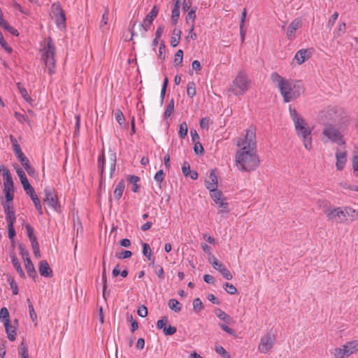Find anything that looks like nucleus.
Returning <instances> with one entry per match:
<instances>
[{
	"mask_svg": "<svg viewBox=\"0 0 358 358\" xmlns=\"http://www.w3.org/2000/svg\"><path fill=\"white\" fill-rule=\"evenodd\" d=\"M271 79L279 89L286 103L295 100L305 92L304 86L301 81L285 79L275 72L271 74Z\"/></svg>",
	"mask_w": 358,
	"mask_h": 358,
	"instance_id": "1",
	"label": "nucleus"
},
{
	"mask_svg": "<svg viewBox=\"0 0 358 358\" xmlns=\"http://www.w3.org/2000/svg\"><path fill=\"white\" fill-rule=\"evenodd\" d=\"M328 220L343 224L352 222L358 219V210L350 207H336L325 211Z\"/></svg>",
	"mask_w": 358,
	"mask_h": 358,
	"instance_id": "2",
	"label": "nucleus"
},
{
	"mask_svg": "<svg viewBox=\"0 0 358 358\" xmlns=\"http://www.w3.org/2000/svg\"><path fill=\"white\" fill-rule=\"evenodd\" d=\"M56 48L51 38H45L41 45V61L51 75L55 73Z\"/></svg>",
	"mask_w": 358,
	"mask_h": 358,
	"instance_id": "3",
	"label": "nucleus"
},
{
	"mask_svg": "<svg viewBox=\"0 0 358 358\" xmlns=\"http://www.w3.org/2000/svg\"><path fill=\"white\" fill-rule=\"evenodd\" d=\"M235 159L238 169L246 172L255 170L260 163L257 152L237 151Z\"/></svg>",
	"mask_w": 358,
	"mask_h": 358,
	"instance_id": "4",
	"label": "nucleus"
},
{
	"mask_svg": "<svg viewBox=\"0 0 358 358\" xmlns=\"http://www.w3.org/2000/svg\"><path fill=\"white\" fill-rule=\"evenodd\" d=\"M345 117L343 109L336 107H329L318 114V122L323 125L342 124Z\"/></svg>",
	"mask_w": 358,
	"mask_h": 358,
	"instance_id": "5",
	"label": "nucleus"
},
{
	"mask_svg": "<svg viewBox=\"0 0 358 358\" xmlns=\"http://www.w3.org/2000/svg\"><path fill=\"white\" fill-rule=\"evenodd\" d=\"M341 127V124L323 125L322 131L323 143L331 142L339 145H345V140Z\"/></svg>",
	"mask_w": 358,
	"mask_h": 358,
	"instance_id": "6",
	"label": "nucleus"
},
{
	"mask_svg": "<svg viewBox=\"0 0 358 358\" xmlns=\"http://www.w3.org/2000/svg\"><path fill=\"white\" fill-rule=\"evenodd\" d=\"M249 84L250 82L246 73L243 71H240L233 80L229 91L236 96L242 95L248 91Z\"/></svg>",
	"mask_w": 358,
	"mask_h": 358,
	"instance_id": "7",
	"label": "nucleus"
},
{
	"mask_svg": "<svg viewBox=\"0 0 358 358\" xmlns=\"http://www.w3.org/2000/svg\"><path fill=\"white\" fill-rule=\"evenodd\" d=\"M256 136L253 129H249L246 131L245 137L240 138L236 143L239 148L238 151L257 152L256 150Z\"/></svg>",
	"mask_w": 358,
	"mask_h": 358,
	"instance_id": "8",
	"label": "nucleus"
},
{
	"mask_svg": "<svg viewBox=\"0 0 358 358\" xmlns=\"http://www.w3.org/2000/svg\"><path fill=\"white\" fill-rule=\"evenodd\" d=\"M358 352V341L352 340L346 342L339 348L334 349L333 355L335 358H347Z\"/></svg>",
	"mask_w": 358,
	"mask_h": 358,
	"instance_id": "9",
	"label": "nucleus"
},
{
	"mask_svg": "<svg viewBox=\"0 0 358 358\" xmlns=\"http://www.w3.org/2000/svg\"><path fill=\"white\" fill-rule=\"evenodd\" d=\"M275 343V336L271 333H266L261 338L257 349L260 353L267 354L274 347Z\"/></svg>",
	"mask_w": 358,
	"mask_h": 358,
	"instance_id": "10",
	"label": "nucleus"
},
{
	"mask_svg": "<svg viewBox=\"0 0 358 358\" xmlns=\"http://www.w3.org/2000/svg\"><path fill=\"white\" fill-rule=\"evenodd\" d=\"M291 118L294 122L296 134L310 129L306 120L297 113L295 108H289Z\"/></svg>",
	"mask_w": 358,
	"mask_h": 358,
	"instance_id": "11",
	"label": "nucleus"
},
{
	"mask_svg": "<svg viewBox=\"0 0 358 358\" xmlns=\"http://www.w3.org/2000/svg\"><path fill=\"white\" fill-rule=\"evenodd\" d=\"M115 164H116V155L114 153H111L108 158L107 162H106L103 155H102L99 158V165L101 168V178L103 177V173L106 167L109 169L110 173L109 176L110 178L112 177L113 172L115 169ZM102 180L101 181V182ZM100 187H101V183L100 184Z\"/></svg>",
	"mask_w": 358,
	"mask_h": 358,
	"instance_id": "12",
	"label": "nucleus"
},
{
	"mask_svg": "<svg viewBox=\"0 0 358 358\" xmlns=\"http://www.w3.org/2000/svg\"><path fill=\"white\" fill-rule=\"evenodd\" d=\"M50 16L55 18L57 25L59 27H65V13L59 3H54L52 5Z\"/></svg>",
	"mask_w": 358,
	"mask_h": 358,
	"instance_id": "13",
	"label": "nucleus"
},
{
	"mask_svg": "<svg viewBox=\"0 0 358 358\" xmlns=\"http://www.w3.org/2000/svg\"><path fill=\"white\" fill-rule=\"evenodd\" d=\"M210 192L212 199L217 205L218 208L224 209L227 207L228 203L226 202V198L220 190L215 189L210 191Z\"/></svg>",
	"mask_w": 358,
	"mask_h": 358,
	"instance_id": "14",
	"label": "nucleus"
},
{
	"mask_svg": "<svg viewBox=\"0 0 358 358\" xmlns=\"http://www.w3.org/2000/svg\"><path fill=\"white\" fill-rule=\"evenodd\" d=\"M158 12V8L155 6L151 11L145 16L143 23L140 25L141 28L143 30V33L148 30V28L152 24V21L157 17Z\"/></svg>",
	"mask_w": 358,
	"mask_h": 358,
	"instance_id": "15",
	"label": "nucleus"
},
{
	"mask_svg": "<svg viewBox=\"0 0 358 358\" xmlns=\"http://www.w3.org/2000/svg\"><path fill=\"white\" fill-rule=\"evenodd\" d=\"M311 133V129H308V131L296 134L298 137L302 141L304 148L308 151H310L313 148V138Z\"/></svg>",
	"mask_w": 358,
	"mask_h": 358,
	"instance_id": "16",
	"label": "nucleus"
},
{
	"mask_svg": "<svg viewBox=\"0 0 358 358\" xmlns=\"http://www.w3.org/2000/svg\"><path fill=\"white\" fill-rule=\"evenodd\" d=\"M336 167L338 171L343 169L347 162V152L345 150H336Z\"/></svg>",
	"mask_w": 358,
	"mask_h": 358,
	"instance_id": "17",
	"label": "nucleus"
},
{
	"mask_svg": "<svg viewBox=\"0 0 358 358\" xmlns=\"http://www.w3.org/2000/svg\"><path fill=\"white\" fill-rule=\"evenodd\" d=\"M302 22L299 19L294 20L289 25L286 36L288 39L292 40L294 38L295 32L301 27Z\"/></svg>",
	"mask_w": 358,
	"mask_h": 358,
	"instance_id": "18",
	"label": "nucleus"
},
{
	"mask_svg": "<svg viewBox=\"0 0 358 358\" xmlns=\"http://www.w3.org/2000/svg\"><path fill=\"white\" fill-rule=\"evenodd\" d=\"M206 187L209 191L217 189V178L213 170H210V174L208 176L205 180Z\"/></svg>",
	"mask_w": 358,
	"mask_h": 358,
	"instance_id": "19",
	"label": "nucleus"
},
{
	"mask_svg": "<svg viewBox=\"0 0 358 358\" xmlns=\"http://www.w3.org/2000/svg\"><path fill=\"white\" fill-rule=\"evenodd\" d=\"M45 198L44 199V202L47 203L51 208L57 210L59 207L57 196L50 190L45 189Z\"/></svg>",
	"mask_w": 358,
	"mask_h": 358,
	"instance_id": "20",
	"label": "nucleus"
},
{
	"mask_svg": "<svg viewBox=\"0 0 358 358\" xmlns=\"http://www.w3.org/2000/svg\"><path fill=\"white\" fill-rule=\"evenodd\" d=\"M38 272L43 277L51 278L52 276V271L46 260L40 262Z\"/></svg>",
	"mask_w": 358,
	"mask_h": 358,
	"instance_id": "21",
	"label": "nucleus"
},
{
	"mask_svg": "<svg viewBox=\"0 0 358 358\" xmlns=\"http://www.w3.org/2000/svg\"><path fill=\"white\" fill-rule=\"evenodd\" d=\"M3 326L5 327L6 332L7 336H8V338L10 341H15V337H16V329H17L16 326L15 325H13L10 323V320H6V322L3 323Z\"/></svg>",
	"mask_w": 358,
	"mask_h": 358,
	"instance_id": "22",
	"label": "nucleus"
},
{
	"mask_svg": "<svg viewBox=\"0 0 358 358\" xmlns=\"http://www.w3.org/2000/svg\"><path fill=\"white\" fill-rule=\"evenodd\" d=\"M16 172L18 176V177L20 179L21 183L23 185L24 191L26 190H30V189L32 187L31 185L29 184L28 179L24 173V172L22 170V169L17 167L16 168Z\"/></svg>",
	"mask_w": 358,
	"mask_h": 358,
	"instance_id": "23",
	"label": "nucleus"
},
{
	"mask_svg": "<svg viewBox=\"0 0 358 358\" xmlns=\"http://www.w3.org/2000/svg\"><path fill=\"white\" fill-rule=\"evenodd\" d=\"M310 56V55L307 50L301 49L296 53L294 59L297 61L299 64H301L305 62V61L308 59Z\"/></svg>",
	"mask_w": 358,
	"mask_h": 358,
	"instance_id": "24",
	"label": "nucleus"
},
{
	"mask_svg": "<svg viewBox=\"0 0 358 358\" xmlns=\"http://www.w3.org/2000/svg\"><path fill=\"white\" fill-rule=\"evenodd\" d=\"M124 188V181L122 180L118 182L113 192L114 197L116 200H119L121 198Z\"/></svg>",
	"mask_w": 358,
	"mask_h": 358,
	"instance_id": "25",
	"label": "nucleus"
},
{
	"mask_svg": "<svg viewBox=\"0 0 358 358\" xmlns=\"http://www.w3.org/2000/svg\"><path fill=\"white\" fill-rule=\"evenodd\" d=\"M24 266L29 275L34 278L36 275V273L30 258H27V259H24Z\"/></svg>",
	"mask_w": 358,
	"mask_h": 358,
	"instance_id": "26",
	"label": "nucleus"
},
{
	"mask_svg": "<svg viewBox=\"0 0 358 358\" xmlns=\"http://www.w3.org/2000/svg\"><path fill=\"white\" fill-rule=\"evenodd\" d=\"M180 1H176L175 3L174 7L172 10L171 15V22L173 24H176L178 22L179 15H180Z\"/></svg>",
	"mask_w": 358,
	"mask_h": 358,
	"instance_id": "27",
	"label": "nucleus"
},
{
	"mask_svg": "<svg viewBox=\"0 0 358 358\" xmlns=\"http://www.w3.org/2000/svg\"><path fill=\"white\" fill-rule=\"evenodd\" d=\"M10 257H11V261H12L13 265L14 268H15L16 271L19 273V275L21 278H24L25 274L20 264L18 259H17V257H15V255H10Z\"/></svg>",
	"mask_w": 358,
	"mask_h": 358,
	"instance_id": "28",
	"label": "nucleus"
},
{
	"mask_svg": "<svg viewBox=\"0 0 358 358\" xmlns=\"http://www.w3.org/2000/svg\"><path fill=\"white\" fill-rule=\"evenodd\" d=\"M181 31L180 29H174L173 31L172 36L171 38V45L173 47H176L180 40Z\"/></svg>",
	"mask_w": 358,
	"mask_h": 358,
	"instance_id": "29",
	"label": "nucleus"
},
{
	"mask_svg": "<svg viewBox=\"0 0 358 358\" xmlns=\"http://www.w3.org/2000/svg\"><path fill=\"white\" fill-rule=\"evenodd\" d=\"M0 26L3 27L5 29H6L8 31L11 33L12 34L15 36H18L19 33L17 30L14 29L13 27L10 26L4 20L3 17H0Z\"/></svg>",
	"mask_w": 358,
	"mask_h": 358,
	"instance_id": "30",
	"label": "nucleus"
},
{
	"mask_svg": "<svg viewBox=\"0 0 358 358\" xmlns=\"http://www.w3.org/2000/svg\"><path fill=\"white\" fill-rule=\"evenodd\" d=\"M17 89L21 94L22 96L24 99V100L27 102L31 103L32 101L31 98L29 96L27 91L26 89L22 86V85L20 83H18L17 84Z\"/></svg>",
	"mask_w": 358,
	"mask_h": 358,
	"instance_id": "31",
	"label": "nucleus"
},
{
	"mask_svg": "<svg viewBox=\"0 0 358 358\" xmlns=\"http://www.w3.org/2000/svg\"><path fill=\"white\" fill-rule=\"evenodd\" d=\"M102 281H103V296L105 297V292L107 287V278H106V269L105 256L103 257V272H102Z\"/></svg>",
	"mask_w": 358,
	"mask_h": 358,
	"instance_id": "32",
	"label": "nucleus"
},
{
	"mask_svg": "<svg viewBox=\"0 0 358 358\" xmlns=\"http://www.w3.org/2000/svg\"><path fill=\"white\" fill-rule=\"evenodd\" d=\"M168 305H169V307L170 308V309H171L172 310H174L175 312L178 313V312L180 311V310H181V307H182L181 304L176 299H170L169 301Z\"/></svg>",
	"mask_w": 358,
	"mask_h": 358,
	"instance_id": "33",
	"label": "nucleus"
},
{
	"mask_svg": "<svg viewBox=\"0 0 358 358\" xmlns=\"http://www.w3.org/2000/svg\"><path fill=\"white\" fill-rule=\"evenodd\" d=\"M215 314L217 317L227 323H229L231 320V317L221 309H216Z\"/></svg>",
	"mask_w": 358,
	"mask_h": 358,
	"instance_id": "34",
	"label": "nucleus"
},
{
	"mask_svg": "<svg viewBox=\"0 0 358 358\" xmlns=\"http://www.w3.org/2000/svg\"><path fill=\"white\" fill-rule=\"evenodd\" d=\"M3 177L4 179V187H13V182L10 171L3 173Z\"/></svg>",
	"mask_w": 358,
	"mask_h": 358,
	"instance_id": "35",
	"label": "nucleus"
},
{
	"mask_svg": "<svg viewBox=\"0 0 358 358\" xmlns=\"http://www.w3.org/2000/svg\"><path fill=\"white\" fill-rule=\"evenodd\" d=\"M129 180L133 185L132 191L137 192L139 189V185L137 184V182L139 181V178L136 176H130L129 177Z\"/></svg>",
	"mask_w": 358,
	"mask_h": 358,
	"instance_id": "36",
	"label": "nucleus"
},
{
	"mask_svg": "<svg viewBox=\"0 0 358 358\" xmlns=\"http://www.w3.org/2000/svg\"><path fill=\"white\" fill-rule=\"evenodd\" d=\"M13 187H4L5 198L6 201L10 202L13 199Z\"/></svg>",
	"mask_w": 358,
	"mask_h": 358,
	"instance_id": "37",
	"label": "nucleus"
},
{
	"mask_svg": "<svg viewBox=\"0 0 358 358\" xmlns=\"http://www.w3.org/2000/svg\"><path fill=\"white\" fill-rule=\"evenodd\" d=\"M187 94L189 97H193L196 94V87L193 82H190L187 84Z\"/></svg>",
	"mask_w": 358,
	"mask_h": 358,
	"instance_id": "38",
	"label": "nucleus"
},
{
	"mask_svg": "<svg viewBox=\"0 0 358 358\" xmlns=\"http://www.w3.org/2000/svg\"><path fill=\"white\" fill-rule=\"evenodd\" d=\"M8 282L10 286V288L13 291V294H17L18 293V287L17 283L15 282L14 279L10 276L8 275L7 278Z\"/></svg>",
	"mask_w": 358,
	"mask_h": 358,
	"instance_id": "39",
	"label": "nucleus"
},
{
	"mask_svg": "<svg viewBox=\"0 0 358 358\" xmlns=\"http://www.w3.org/2000/svg\"><path fill=\"white\" fill-rule=\"evenodd\" d=\"M115 117L120 125H122L124 123V116L120 109H116L115 110Z\"/></svg>",
	"mask_w": 358,
	"mask_h": 358,
	"instance_id": "40",
	"label": "nucleus"
},
{
	"mask_svg": "<svg viewBox=\"0 0 358 358\" xmlns=\"http://www.w3.org/2000/svg\"><path fill=\"white\" fill-rule=\"evenodd\" d=\"M187 134V124L186 122H182L180 124L178 134L181 138H184Z\"/></svg>",
	"mask_w": 358,
	"mask_h": 358,
	"instance_id": "41",
	"label": "nucleus"
},
{
	"mask_svg": "<svg viewBox=\"0 0 358 358\" xmlns=\"http://www.w3.org/2000/svg\"><path fill=\"white\" fill-rule=\"evenodd\" d=\"M0 320L4 323L6 320H9V313L6 308H1L0 310Z\"/></svg>",
	"mask_w": 358,
	"mask_h": 358,
	"instance_id": "42",
	"label": "nucleus"
},
{
	"mask_svg": "<svg viewBox=\"0 0 358 358\" xmlns=\"http://www.w3.org/2000/svg\"><path fill=\"white\" fill-rule=\"evenodd\" d=\"M223 288L229 294H235L237 292V289L234 285L229 282H225L223 285Z\"/></svg>",
	"mask_w": 358,
	"mask_h": 358,
	"instance_id": "43",
	"label": "nucleus"
},
{
	"mask_svg": "<svg viewBox=\"0 0 358 358\" xmlns=\"http://www.w3.org/2000/svg\"><path fill=\"white\" fill-rule=\"evenodd\" d=\"M108 15H109V10L108 8H106L104 13L102 15L101 20L100 22V28H101V29L103 28V27L108 24Z\"/></svg>",
	"mask_w": 358,
	"mask_h": 358,
	"instance_id": "44",
	"label": "nucleus"
},
{
	"mask_svg": "<svg viewBox=\"0 0 358 358\" xmlns=\"http://www.w3.org/2000/svg\"><path fill=\"white\" fill-rule=\"evenodd\" d=\"M143 254L148 260H151L152 252L150 245L148 243H143Z\"/></svg>",
	"mask_w": 358,
	"mask_h": 358,
	"instance_id": "45",
	"label": "nucleus"
},
{
	"mask_svg": "<svg viewBox=\"0 0 358 358\" xmlns=\"http://www.w3.org/2000/svg\"><path fill=\"white\" fill-rule=\"evenodd\" d=\"M173 110H174V101H173V99H171L165 110L164 117H169L173 112Z\"/></svg>",
	"mask_w": 358,
	"mask_h": 358,
	"instance_id": "46",
	"label": "nucleus"
},
{
	"mask_svg": "<svg viewBox=\"0 0 358 358\" xmlns=\"http://www.w3.org/2000/svg\"><path fill=\"white\" fill-rule=\"evenodd\" d=\"M15 156L23 166V167L29 163L28 158L24 155L22 152H19V154H15Z\"/></svg>",
	"mask_w": 358,
	"mask_h": 358,
	"instance_id": "47",
	"label": "nucleus"
},
{
	"mask_svg": "<svg viewBox=\"0 0 358 358\" xmlns=\"http://www.w3.org/2000/svg\"><path fill=\"white\" fill-rule=\"evenodd\" d=\"M182 58H183V52L182 50H178L175 55L174 64L176 66L180 64L182 62Z\"/></svg>",
	"mask_w": 358,
	"mask_h": 358,
	"instance_id": "48",
	"label": "nucleus"
},
{
	"mask_svg": "<svg viewBox=\"0 0 358 358\" xmlns=\"http://www.w3.org/2000/svg\"><path fill=\"white\" fill-rule=\"evenodd\" d=\"M193 308H194V311H196L197 313L200 312L203 309V303L199 298H196L194 300Z\"/></svg>",
	"mask_w": 358,
	"mask_h": 358,
	"instance_id": "49",
	"label": "nucleus"
},
{
	"mask_svg": "<svg viewBox=\"0 0 358 358\" xmlns=\"http://www.w3.org/2000/svg\"><path fill=\"white\" fill-rule=\"evenodd\" d=\"M215 351L222 355L224 358H231V355L228 352H227L223 347L220 345L215 346Z\"/></svg>",
	"mask_w": 358,
	"mask_h": 358,
	"instance_id": "50",
	"label": "nucleus"
},
{
	"mask_svg": "<svg viewBox=\"0 0 358 358\" xmlns=\"http://www.w3.org/2000/svg\"><path fill=\"white\" fill-rule=\"evenodd\" d=\"M19 354L20 355L21 358L29 357L28 350L24 343H22L19 348Z\"/></svg>",
	"mask_w": 358,
	"mask_h": 358,
	"instance_id": "51",
	"label": "nucleus"
},
{
	"mask_svg": "<svg viewBox=\"0 0 358 358\" xmlns=\"http://www.w3.org/2000/svg\"><path fill=\"white\" fill-rule=\"evenodd\" d=\"M352 163L354 174L358 176V155H355L352 157Z\"/></svg>",
	"mask_w": 358,
	"mask_h": 358,
	"instance_id": "52",
	"label": "nucleus"
},
{
	"mask_svg": "<svg viewBox=\"0 0 358 358\" xmlns=\"http://www.w3.org/2000/svg\"><path fill=\"white\" fill-rule=\"evenodd\" d=\"M163 332L166 336H171L176 332V328L175 327L168 325L164 327Z\"/></svg>",
	"mask_w": 358,
	"mask_h": 358,
	"instance_id": "53",
	"label": "nucleus"
},
{
	"mask_svg": "<svg viewBox=\"0 0 358 358\" xmlns=\"http://www.w3.org/2000/svg\"><path fill=\"white\" fill-rule=\"evenodd\" d=\"M27 303H28V306H29V315H30V318L31 319V320L34 322L36 320L37 318V315L34 311V307H33V305L32 303H31L30 301V299H27Z\"/></svg>",
	"mask_w": 358,
	"mask_h": 358,
	"instance_id": "54",
	"label": "nucleus"
},
{
	"mask_svg": "<svg viewBox=\"0 0 358 358\" xmlns=\"http://www.w3.org/2000/svg\"><path fill=\"white\" fill-rule=\"evenodd\" d=\"M132 255V252L129 250H124L122 252L117 253L115 257L120 259H127Z\"/></svg>",
	"mask_w": 358,
	"mask_h": 358,
	"instance_id": "55",
	"label": "nucleus"
},
{
	"mask_svg": "<svg viewBox=\"0 0 358 358\" xmlns=\"http://www.w3.org/2000/svg\"><path fill=\"white\" fill-rule=\"evenodd\" d=\"M196 19L195 10L191 9L190 11L187 15L186 17V22L189 24V21L191 20L192 22H194Z\"/></svg>",
	"mask_w": 358,
	"mask_h": 358,
	"instance_id": "56",
	"label": "nucleus"
},
{
	"mask_svg": "<svg viewBox=\"0 0 358 358\" xmlns=\"http://www.w3.org/2000/svg\"><path fill=\"white\" fill-rule=\"evenodd\" d=\"M220 273L222 275V276L227 280H231L233 278L231 272L224 266Z\"/></svg>",
	"mask_w": 358,
	"mask_h": 358,
	"instance_id": "57",
	"label": "nucleus"
},
{
	"mask_svg": "<svg viewBox=\"0 0 358 358\" xmlns=\"http://www.w3.org/2000/svg\"><path fill=\"white\" fill-rule=\"evenodd\" d=\"M0 44L1 45V47L6 50V51H8V52H11L12 51V49L8 45L7 43L5 41V40L3 39V34H1V32L0 31Z\"/></svg>",
	"mask_w": 358,
	"mask_h": 358,
	"instance_id": "58",
	"label": "nucleus"
},
{
	"mask_svg": "<svg viewBox=\"0 0 358 358\" xmlns=\"http://www.w3.org/2000/svg\"><path fill=\"white\" fill-rule=\"evenodd\" d=\"M15 212L9 213V214L6 215V221L8 222V224L14 225V223L15 222Z\"/></svg>",
	"mask_w": 358,
	"mask_h": 358,
	"instance_id": "59",
	"label": "nucleus"
},
{
	"mask_svg": "<svg viewBox=\"0 0 358 358\" xmlns=\"http://www.w3.org/2000/svg\"><path fill=\"white\" fill-rule=\"evenodd\" d=\"M137 313L140 317H145L148 315V309L145 306L142 305L138 308Z\"/></svg>",
	"mask_w": 358,
	"mask_h": 358,
	"instance_id": "60",
	"label": "nucleus"
},
{
	"mask_svg": "<svg viewBox=\"0 0 358 358\" xmlns=\"http://www.w3.org/2000/svg\"><path fill=\"white\" fill-rule=\"evenodd\" d=\"M168 322V319L166 317H163L161 320H158L157 322V327L159 329H163L164 327H166Z\"/></svg>",
	"mask_w": 358,
	"mask_h": 358,
	"instance_id": "61",
	"label": "nucleus"
},
{
	"mask_svg": "<svg viewBox=\"0 0 358 358\" xmlns=\"http://www.w3.org/2000/svg\"><path fill=\"white\" fill-rule=\"evenodd\" d=\"M194 150L196 154H202L203 152V148L202 145L198 142H194Z\"/></svg>",
	"mask_w": 358,
	"mask_h": 358,
	"instance_id": "62",
	"label": "nucleus"
},
{
	"mask_svg": "<svg viewBox=\"0 0 358 358\" xmlns=\"http://www.w3.org/2000/svg\"><path fill=\"white\" fill-rule=\"evenodd\" d=\"M6 341L4 340L0 341V357L3 358L6 355Z\"/></svg>",
	"mask_w": 358,
	"mask_h": 358,
	"instance_id": "63",
	"label": "nucleus"
},
{
	"mask_svg": "<svg viewBox=\"0 0 358 358\" xmlns=\"http://www.w3.org/2000/svg\"><path fill=\"white\" fill-rule=\"evenodd\" d=\"M210 122V120L208 117H203L200 121V126L203 129H208Z\"/></svg>",
	"mask_w": 358,
	"mask_h": 358,
	"instance_id": "64",
	"label": "nucleus"
}]
</instances>
